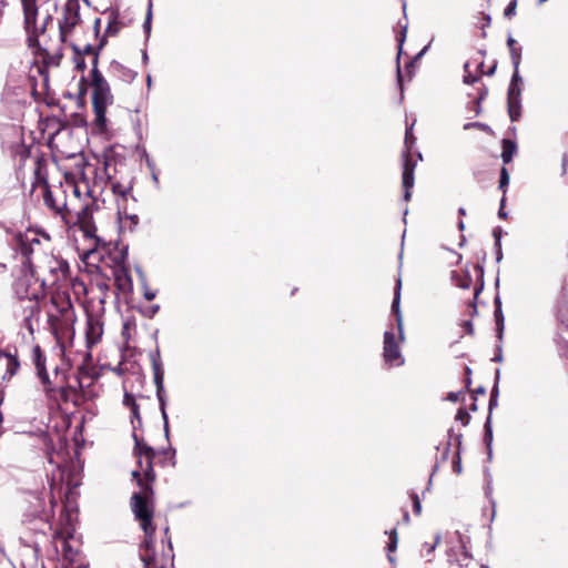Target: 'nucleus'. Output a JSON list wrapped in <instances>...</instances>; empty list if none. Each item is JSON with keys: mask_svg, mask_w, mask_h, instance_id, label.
<instances>
[{"mask_svg": "<svg viewBox=\"0 0 568 568\" xmlns=\"http://www.w3.org/2000/svg\"><path fill=\"white\" fill-rule=\"evenodd\" d=\"M400 280L397 281V287L395 290L394 300L392 304V310L394 314L396 315V322L399 331L400 339H403V316L399 310V303H400Z\"/></svg>", "mask_w": 568, "mask_h": 568, "instance_id": "nucleus-16", "label": "nucleus"}, {"mask_svg": "<svg viewBox=\"0 0 568 568\" xmlns=\"http://www.w3.org/2000/svg\"><path fill=\"white\" fill-rule=\"evenodd\" d=\"M447 399L450 402H457L459 399V393H455V392L448 393Z\"/></svg>", "mask_w": 568, "mask_h": 568, "instance_id": "nucleus-33", "label": "nucleus"}, {"mask_svg": "<svg viewBox=\"0 0 568 568\" xmlns=\"http://www.w3.org/2000/svg\"><path fill=\"white\" fill-rule=\"evenodd\" d=\"M387 534H388V537H389V544H388L387 549H388L389 552H393L397 548V542H398L397 531H396V529H392Z\"/></svg>", "mask_w": 568, "mask_h": 568, "instance_id": "nucleus-23", "label": "nucleus"}, {"mask_svg": "<svg viewBox=\"0 0 568 568\" xmlns=\"http://www.w3.org/2000/svg\"><path fill=\"white\" fill-rule=\"evenodd\" d=\"M158 398L160 402L161 414H162V417L164 420V430H165V433H168L169 432V422H168V414H166V408H165L166 403H165V398L162 395L160 389L158 390Z\"/></svg>", "mask_w": 568, "mask_h": 568, "instance_id": "nucleus-20", "label": "nucleus"}, {"mask_svg": "<svg viewBox=\"0 0 568 568\" xmlns=\"http://www.w3.org/2000/svg\"><path fill=\"white\" fill-rule=\"evenodd\" d=\"M471 128H480V129H485V128H486V125H485V124H481V123H479V122H475V123H466V124L464 125V129H465V130H469V129H471Z\"/></svg>", "mask_w": 568, "mask_h": 568, "instance_id": "nucleus-32", "label": "nucleus"}, {"mask_svg": "<svg viewBox=\"0 0 568 568\" xmlns=\"http://www.w3.org/2000/svg\"><path fill=\"white\" fill-rule=\"evenodd\" d=\"M1 362H4L6 365L9 367L10 374H14V372L18 369L19 364L17 359L10 355H0V363Z\"/></svg>", "mask_w": 568, "mask_h": 568, "instance_id": "nucleus-21", "label": "nucleus"}, {"mask_svg": "<svg viewBox=\"0 0 568 568\" xmlns=\"http://www.w3.org/2000/svg\"><path fill=\"white\" fill-rule=\"evenodd\" d=\"M516 144L510 140L503 141V151L501 159L505 164L509 163L513 160L514 154L516 153Z\"/></svg>", "mask_w": 568, "mask_h": 568, "instance_id": "nucleus-18", "label": "nucleus"}, {"mask_svg": "<svg viewBox=\"0 0 568 568\" xmlns=\"http://www.w3.org/2000/svg\"><path fill=\"white\" fill-rule=\"evenodd\" d=\"M470 383H471V382H470V378H469V377H467V379H466V387H467V388L470 386Z\"/></svg>", "mask_w": 568, "mask_h": 568, "instance_id": "nucleus-38", "label": "nucleus"}, {"mask_svg": "<svg viewBox=\"0 0 568 568\" xmlns=\"http://www.w3.org/2000/svg\"><path fill=\"white\" fill-rule=\"evenodd\" d=\"M140 469L144 473L145 470V458L142 457V465H139Z\"/></svg>", "mask_w": 568, "mask_h": 568, "instance_id": "nucleus-37", "label": "nucleus"}, {"mask_svg": "<svg viewBox=\"0 0 568 568\" xmlns=\"http://www.w3.org/2000/svg\"><path fill=\"white\" fill-rule=\"evenodd\" d=\"M132 477L136 479L138 485L141 487V493H136L131 498V508L136 520L140 521L141 528L144 531L146 540H152L155 527L153 526L152 518L154 514V505L152 501L153 490L151 484L145 479H141L140 470H133Z\"/></svg>", "mask_w": 568, "mask_h": 568, "instance_id": "nucleus-4", "label": "nucleus"}, {"mask_svg": "<svg viewBox=\"0 0 568 568\" xmlns=\"http://www.w3.org/2000/svg\"><path fill=\"white\" fill-rule=\"evenodd\" d=\"M31 361L37 371L47 394L53 392L62 377L58 369L54 371L53 381L50 378L45 368V356L39 345H33L31 348Z\"/></svg>", "mask_w": 568, "mask_h": 568, "instance_id": "nucleus-10", "label": "nucleus"}, {"mask_svg": "<svg viewBox=\"0 0 568 568\" xmlns=\"http://www.w3.org/2000/svg\"><path fill=\"white\" fill-rule=\"evenodd\" d=\"M412 499H413V505H414V511L416 515H419L422 513V505H420L419 497L417 496V494L413 493Z\"/></svg>", "mask_w": 568, "mask_h": 568, "instance_id": "nucleus-28", "label": "nucleus"}, {"mask_svg": "<svg viewBox=\"0 0 568 568\" xmlns=\"http://www.w3.org/2000/svg\"><path fill=\"white\" fill-rule=\"evenodd\" d=\"M43 200L45 205L51 209L55 214H59L63 220V214H65V209L63 206V200L57 201L54 191L51 190L48 185L44 186L43 190Z\"/></svg>", "mask_w": 568, "mask_h": 568, "instance_id": "nucleus-15", "label": "nucleus"}, {"mask_svg": "<svg viewBox=\"0 0 568 568\" xmlns=\"http://www.w3.org/2000/svg\"><path fill=\"white\" fill-rule=\"evenodd\" d=\"M78 519V510L69 500L64 504L57 527L54 529V538L67 541L72 538L75 530V521Z\"/></svg>", "mask_w": 568, "mask_h": 568, "instance_id": "nucleus-11", "label": "nucleus"}, {"mask_svg": "<svg viewBox=\"0 0 568 568\" xmlns=\"http://www.w3.org/2000/svg\"><path fill=\"white\" fill-rule=\"evenodd\" d=\"M47 322L57 345L64 353L73 345L75 336L77 316L69 297L60 294L51 297Z\"/></svg>", "mask_w": 568, "mask_h": 568, "instance_id": "nucleus-3", "label": "nucleus"}, {"mask_svg": "<svg viewBox=\"0 0 568 568\" xmlns=\"http://www.w3.org/2000/svg\"><path fill=\"white\" fill-rule=\"evenodd\" d=\"M515 9H516V3L515 2H510L509 6L505 10V16L506 17L514 16L515 14Z\"/></svg>", "mask_w": 568, "mask_h": 568, "instance_id": "nucleus-30", "label": "nucleus"}, {"mask_svg": "<svg viewBox=\"0 0 568 568\" xmlns=\"http://www.w3.org/2000/svg\"><path fill=\"white\" fill-rule=\"evenodd\" d=\"M140 556L144 568H172L173 554L171 542L165 547L162 541L161 551L159 552L153 540H146L143 542Z\"/></svg>", "mask_w": 568, "mask_h": 568, "instance_id": "nucleus-6", "label": "nucleus"}, {"mask_svg": "<svg viewBox=\"0 0 568 568\" xmlns=\"http://www.w3.org/2000/svg\"><path fill=\"white\" fill-rule=\"evenodd\" d=\"M124 282H128V284L131 285V280L129 277H125Z\"/></svg>", "mask_w": 568, "mask_h": 568, "instance_id": "nucleus-40", "label": "nucleus"}, {"mask_svg": "<svg viewBox=\"0 0 568 568\" xmlns=\"http://www.w3.org/2000/svg\"><path fill=\"white\" fill-rule=\"evenodd\" d=\"M62 193L67 194L63 199L65 209L63 222L80 224L87 234L91 235V219L95 202L90 194L89 185L85 182L65 181Z\"/></svg>", "mask_w": 568, "mask_h": 568, "instance_id": "nucleus-2", "label": "nucleus"}, {"mask_svg": "<svg viewBox=\"0 0 568 568\" xmlns=\"http://www.w3.org/2000/svg\"><path fill=\"white\" fill-rule=\"evenodd\" d=\"M131 413L133 415L134 418H140V413H139V405L135 404L134 406L131 407Z\"/></svg>", "mask_w": 568, "mask_h": 568, "instance_id": "nucleus-34", "label": "nucleus"}, {"mask_svg": "<svg viewBox=\"0 0 568 568\" xmlns=\"http://www.w3.org/2000/svg\"><path fill=\"white\" fill-rule=\"evenodd\" d=\"M116 31H118L116 24L115 23H111V22L109 23V26L106 27V30H105V32L108 34H111V36L115 34Z\"/></svg>", "mask_w": 568, "mask_h": 568, "instance_id": "nucleus-31", "label": "nucleus"}, {"mask_svg": "<svg viewBox=\"0 0 568 568\" xmlns=\"http://www.w3.org/2000/svg\"><path fill=\"white\" fill-rule=\"evenodd\" d=\"M34 313H39V306L37 304H32L30 316H27L24 320L26 327L28 328L30 334H33V332H34V327H33V323H32V318H31V316Z\"/></svg>", "mask_w": 568, "mask_h": 568, "instance_id": "nucleus-22", "label": "nucleus"}, {"mask_svg": "<svg viewBox=\"0 0 568 568\" xmlns=\"http://www.w3.org/2000/svg\"><path fill=\"white\" fill-rule=\"evenodd\" d=\"M505 201H506V199H505V196H503V199L500 201V209H499V212H498L500 217H505L506 216V213H504V211H503V207L505 205Z\"/></svg>", "mask_w": 568, "mask_h": 568, "instance_id": "nucleus-35", "label": "nucleus"}, {"mask_svg": "<svg viewBox=\"0 0 568 568\" xmlns=\"http://www.w3.org/2000/svg\"><path fill=\"white\" fill-rule=\"evenodd\" d=\"M466 373H467V375L470 374V368L469 367L466 368Z\"/></svg>", "mask_w": 568, "mask_h": 568, "instance_id": "nucleus-43", "label": "nucleus"}, {"mask_svg": "<svg viewBox=\"0 0 568 568\" xmlns=\"http://www.w3.org/2000/svg\"><path fill=\"white\" fill-rule=\"evenodd\" d=\"M389 561H394V558L392 556H388Z\"/></svg>", "mask_w": 568, "mask_h": 568, "instance_id": "nucleus-44", "label": "nucleus"}, {"mask_svg": "<svg viewBox=\"0 0 568 568\" xmlns=\"http://www.w3.org/2000/svg\"><path fill=\"white\" fill-rule=\"evenodd\" d=\"M546 1L547 0H539L538 2H539V4H541V3L546 2Z\"/></svg>", "mask_w": 568, "mask_h": 568, "instance_id": "nucleus-45", "label": "nucleus"}, {"mask_svg": "<svg viewBox=\"0 0 568 568\" xmlns=\"http://www.w3.org/2000/svg\"><path fill=\"white\" fill-rule=\"evenodd\" d=\"M456 419L460 420L463 424L466 425L469 419V414L465 409L460 408L456 414Z\"/></svg>", "mask_w": 568, "mask_h": 568, "instance_id": "nucleus-29", "label": "nucleus"}, {"mask_svg": "<svg viewBox=\"0 0 568 568\" xmlns=\"http://www.w3.org/2000/svg\"><path fill=\"white\" fill-rule=\"evenodd\" d=\"M412 131H413V125L406 130V134H405L406 150L403 154V161H404V163H403V187L405 190V193H404L405 201H409V199L412 196L410 190L413 189L414 182H415L414 171H415L416 162L413 161V159H412L410 146H409V144H413L414 140H415Z\"/></svg>", "mask_w": 568, "mask_h": 568, "instance_id": "nucleus-9", "label": "nucleus"}, {"mask_svg": "<svg viewBox=\"0 0 568 568\" xmlns=\"http://www.w3.org/2000/svg\"><path fill=\"white\" fill-rule=\"evenodd\" d=\"M40 268L43 273V282L52 286L65 282L69 275L68 262L55 255L45 256Z\"/></svg>", "mask_w": 568, "mask_h": 568, "instance_id": "nucleus-7", "label": "nucleus"}, {"mask_svg": "<svg viewBox=\"0 0 568 568\" xmlns=\"http://www.w3.org/2000/svg\"><path fill=\"white\" fill-rule=\"evenodd\" d=\"M509 183V174L506 168H503L500 171V181H499V187L506 192V187Z\"/></svg>", "mask_w": 568, "mask_h": 568, "instance_id": "nucleus-25", "label": "nucleus"}, {"mask_svg": "<svg viewBox=\"0 0 568 568\" xmlns=\"http://www.w3.org/2000/svg\"><path fill=\"white\" fill-rule=\"evenodd\" d=\"M103 335V323L100 317L88 315L85 326V343L88 348L97 345Z\"/></svg>", "mask_w": 568, "mask_h": 568, "instance_id": "nucleus-14", "label": "nucleus"}, {"mask_svg": "<svg viewBox=\"0 0 568 568\" xmlns=\"http://www.w3.org/2000/svg\"><path fill=\"white\" fill-rule=\"evenodd\" d=\"M459 213L464 215L465 214V209H463V207L459 209Z\"/></svg>", "mask_w": 568, "mask_h": 568, "instance_id": "nucleus-41", "label": "nucleus"}, {"mask_svg": "<svg viewBox=\"0 0 568 568\" xmlns=\"http://www.w3.org/2000/svg\"><path fill=\"white\" fill-rule=\"evenodd\" d=\"M459 227H460L462 230L464 229V222H463V221H460V222H459Z\"/></svg>", "mask_w": 568, "mask_h": 568, "instance_id": "nucleus-42", "label": "nucleus"}, {"mask_svg": "<svg viewBox=\"0 0 568 568\" xmlns=\"http://www.w3.org/2000/svg\"><path fill=\"white\" fill-rule=\"evenodd\" d=\"M123 404L131 409V407L136 404L134 396L130 393H125L123 396Z\"/></svg>", "mask_w": 568, "mask_h": 568, "instance_id": "nucleus-27", "label": "nucleus"}, {"mask_svg": "<svg viewBox=\"0 0 568 568\" xmlns=\"http://www.w3.org/2000/svg\"><path fill=\"white\" fill-rule=\"evenodd\" d=\"M24 28L28 33L29 47L34 50V54L47 65H58L62 58V43L67 42L73 29L80 23V3L79 0H67L63 6L61 19L59 20V40L49 43L44 34L45 22L51 19L47 17L44 22L38 23L37 0H20Z\"/></svg>", "mask_w": 568, "mask_h": 568, "instance_id": "nucleus-1", "label": "nucleus"}, {"mask_svg": "<svg viewBox=\"0 0 568 568\" xmlns=\"http://www.w3.org/2000/svg\"><path fill=\"white\" fill-rule=\"evenodd\" d=\"M154 296H155L154 293H145V297H146L148 301L153 300Z\"/></svg>", "mask_w": 568, "mask_h": 568, "instance_id": "nucleus-36", "label": "nucleus"}, {"mask_svg": "<svg viewBox=\"0 0 568 568\" xmlns=\"http://www.w3.org/2000/svg\"><path fill=\"white\" fill-rule=\"evenodd\" d=\"M113 97L109 83L103 75L94 69L92 71V104L95 114V122L99 126L105 125L106 108L112 103Z\"/></svg>", "mask_w": 568, "mask_h": 568, "instance_id": "nucleus-5", "label": "nucleus"}, {"mask_svg": "<svg viewBox=\"0 0 568 568\" xmlns=\"http://www.w3.org/2000/svg\"><path fill=\"white\" fill-rule=\"evenodd\" d=\"M507 44H508L509 50H510V54H511V60H513L514 67L517 70L518 67H519V63H520V58H521L520 48L517 47L516 40L513 39L511 37L508 38ZM516 78H517V71L514 74V79H516Z\"/></svg>", "mask_w": 568, "mask_h": 568, "instance_id": "nucleus-17", "label": "nucleus"}, {"mask_svg": "<svg viewBox=\"0 0 568 568\" xmlns=\"http://www.w3.org/2000/svg\"><path fill=\"white\" fill-rule=\"evenodd\" d=\"M508 112L511 121H516L520 116L519 104L518 101L513 97L511 90L509 91Z\"/></svg>", "mask_w": 568, "mask_h": 568, "instance_id": "nucleus-19", "label": "nucleus"}, {"mask_svg": "<svg viewBox=\"0 0 568 568\" xmlns=\"http://www.w3.org/2000/svg\"><path fill=\"white\" fill-rule=\"evenodd\" d=\"M89 51H91V45H89V44H88V45L85 47V52H89Z\"/></svg>", "mask_w": 568, "mask_h": 568, "instance_id": "nucleus-39", "label": "nucleus"}, {"mask_svg": "<svg viewBox=\"0 0 568 568\" xmlns=\"http://www.w3.org/2000/svg\"><path fill=\"white\" fill-rule=\"evenodd\" d=\"M439 540H440V537L436 536L435 541L433 544L425 542L422 547V555L429 556L437 547Z\"/></svg>", "mask_w": 568, "mask_h": 568, "instance_id": "nucleus-24", "label": "nucleus"}, {"mask_svg": "<svg viewBox=\"0 0 568 568\" xmlns=\"http://www.w3.org/2000/svg\"><path fill=\"white\" fill-rule=\"evenodd\" d=\"M30 505V516L40 517L44 521L51 524V519L53 518V509L57 505V499L53 493V487L51 486L50 490L44 495L41 494H32L29 497Z\"/></svg>", "mask_w": 568, "mask_h": 568, "instance_id": "nucleus-8", "label": "nucleus"}, {"mask_svg": "<svg viewBox=\"0 0 568 568\" xmlns=\"http://www.w3.org/2000/svg\"><path fill=\"white\" fill-rule=\"evenodd\" d=\"M464 69H465V71L467 72V74H465V75H464V82H465V83H474V82H476V81H477V77L471 75V74L469 73V71H468V69H469V62L465 63Z\"/></svg>", "mask_w": 568, "mask_h": 568, "instance_id": "nucleus-26", "label": "nucleus"}, {"mask_svg": "<svg viewBox=\"0 0 568 568\" xmlns=\"http://www.w3.org/2000/svg\"><path fill=\"white\" fill-rule=\"evenodd\" d=\"M134 452L138 456V464L142 465V457L145 458V470H144V478L149 481L155 480V471L153 469V458L155 456L154 449L146 445L143 442H140L135 437V447Z\"/></svg>", "mask_w": 568, "mask_h": 568, "instance_id": "nucleus-12", "label": "nucleus"}, {"mask_svg": "<svg viewBox=\"0 0 568 568\" xmlns=\"http://www.w3.org/2000/svg\"><path fill=\"white\" fill-rule=\"evenodd\" d=\"M383 356L385 362L392 366H399L404 363L399 345L396 342L394 334L388 331L384 334Z\"/></svg>", "mask_w": 568, "mask_h": 568, "instance_id": "nucleus-13", "label": "nucleus"}]
</instances>
